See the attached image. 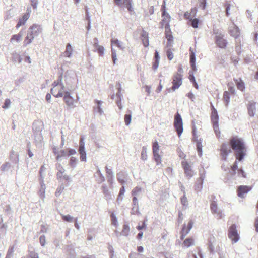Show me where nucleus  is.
<instances>
[{"mask_svg":"<svg viewBox=\"0 0 258 258\" xmlns=\"http://www.w3.org/2000/svg\"><path fill=\"white\" fill-rule=\"evenodd\" d=\"M110 218L111 224L114 226L117 227L118 225L117 218L113 212H111L110 214Z\"/></svg>","mask_w":258,"mask_h":258,"instance_id":"nucleus-35","label":"nucleus"},{"mask_svg":"<svg viewBox=\"0 0 258 258\" xmlns=\"http://www.w3.org/2000/svg\"><path fill=\"white\" fill-rule=\"evenodd\" d=\"M43 123L41 120H36L33 124V130L35 132H39L42 130Z\"/></svg>","mask_w":258,"mask_h":258,"instance_id":"nucleus-22","label":"nucleus"},{"mask_svg":"<svg viewBox=\"0 0 258 258\" xmlns=\"http://www.w3.org/2000/svg\"><path fill=\"white\" fill-rule=\"evenodd\" d=\"M229 143L234 151L236 159L239 161H242L246 154V148L243 140L235 136L229 139Z\"/></svg>","mask_w":258,"mask_h":258,"instance_id":"nucleus-1","label":"nucleus"},{"mask_svg":"<svg viewBox=\"0 0 258 258\" xmlns=\"http://www.w3.org/2000/svg\"><path fill=\"white\" fill-rule=\"evenodd\" d=\"M10 104H11V101H10V99H6L5 101L4 105L3 106V108L4 109L8 108L10 106Z\"/></svg>","mask_w":258,"mask_h":258,"instance_id":"nucleus-52","label":"nucleus"},{"mask_svg":"<svg viewBox=\"0 0 258 258\" xmlns=\"http://www.w3.org/2000/svg\"><path fill=\"white\" fill-rule=\"evenodd\" d=\"M190 63L193 70L196 71V56L194 52H191L190 54Z\"/></svg>","mask_w":258,"mask_h":258,"instance_id":"nucleus-30","label":"nucleus"},{"mask_svg":"<svg viewBox=\"0 0 258 258\" xmlns=\"http://www.w3.org/2000/svg\"><path fill=\"white\" fill-rule=\"evenodd\" d=\"M111 43L112 46H116L121 49H123L124 48L123 43L119 41L117 39H112L111 40Z\"/></svg>","mask_w":258,"mask_h":258,"instance_id":"nucleus-29","label":"nucleus"},{"mask_svg":"<svg viewBox=\"0 0 258 258\" xmlns=\"http://www.w3.org/2000/svg\"><path fill=\"white\" fill-rule=\"evenodd\" d=\"M223 100L226 105H228L230 102V93L228 91H225L223 94Z\"/></svg>","mask_w":258,"mask_h":258,"instance_id":"nucleus-36","label":"nucleus"},{"mask_svg":"<svg viewBox=\"0 0 258 258\" xmlns=\"http://www.w3.org/2000/svg\"><path fill=\"white\" fill-rule=\"evenodd\" d=\"M104 51V48L101 46H98V52L100 55H103Z\"/></svg>","mask_w":258,"mask_h":258,"instance_id":"nucleus-59","label":"nucleus"},{"mask_svg":"<svg viewBox=\"0 0 258 258\" xmlns=\"http://www.w3.org/2000/svg\"><path fill=\"white\" fill-rule=\"evenodd\" d=\"M194 222L192 220L188 222L187 225L184 224L180 232V239L183 240L184 237L189 233L190 230L192 227Z\"/></svg>","mask_w":258,"mask_h":258,"instance_id":"nucleus-11","label":"nucleus"},{"mask_svg":"<svg viewBox=\"0 0 258 258\" xmlns=\"http://www.w3.org/2000/svg\"><path fill=\"white\" fill-rule=\"evenodd\" d=\"M28 258H39V257L37 253L32 252L30 253Z\"/></svg>","mask_w":258,"mask_h":258,"instance_id":"nucleus-63","label":"nucleus"},{"mask_svg":"<svg viewBox=\"0 0 258 258\" xmlns=\"http://www.w3.org/2000/svg\"><path fill=\"white\" fill-rule=\"evenodd\" d=\"M213 127L216 136L219 137L220 136V131L219 128V123L213 124Z\"/></svg>","mask_w":258,"mask_h":258,"instance_id":"nucleus-42","label":"nucleus"},{"mask_svg":"<svg viewBox=\"0 0 258 258\" xmlns=\"http://www.w3.org/2000/svg\"><path fill=\"white\" fill-rule=\"evenodd\" d=\"M174 126L178 137H180L183 132V123L181 115L178 113L174 116Z\"/></svg>","mask_w":258,"mask_h":258,"instance_id":"nucleus-3","label":"nucleus"},{"mask_svg":"<svg viewBox=\"0 0 258 258\" xmlns=\"http://www.w3.org/2000/svg\"><path fill=\"white\" fill-rule=\"evenodd\" d=\"M224 6L226 8V14L229 16L231 14L236 13L237 10V7L234 3H230L229 2H226Z\"/></svg>","mask_w":258,"mask_h":258,"instance_id":"nucleus-12","label":"nucleus"},{"mask_svg":"<svg viewBox=\"0 0 258 258\" xmlns=\"http://www.w3.org/2000/svg\"><path fill=\"white\" fill-rule=\"evenodd\" d=\"M166 54L169 60H171L173 58L174 55L171 49H168L166 51Z\"/></svg>","mask_w":258,"mask_h":258,"instance_id":"nucleus-44","label":"nucleus"},{"mask_svg":"<svg viewBox=\"0 0 258 258\" xmlns=\"http://www.w3.org/2000/svg\"><path fill=\"white\" fill-rule=\"evenodd\" d=\"M166 7H165V1H163V4H162L161 6V10L162 11V15H165L166 14Z\"/></svg>","mask_w":258,"mask_h":258,"instance_id":"nucleus-58","label":"nucleus"},{"mask_svg":"<svg viewBox=\"0 0 258 258\" xmlns=\"http://www.w3.org/2000/svg\"><path fill=\"white\" fill-rule=\"evenodd\" d=\"M22 37V34L21 33L13 35L10 39V42L12 43L19 42L21 41Z\"/></svg>","mask_w":258,"mask_h":258,"instance_id":"nucleus-28","label":"nucleus"},{"mask_svg":"<svg viewBox=\"0 0 258 258\" xmlns=\"http://www.w3.org/2000/svg\"><path fill=\"white\" fill-rule=\"evenodd\" d=\"M210 209L213 214L216 215V217L218 219L223 218V214L222 211L220 210L218 207L217 203L213 201L210 204Z\"/></svg>","mask_w":258,"mask_h":258,"instance_id":"nucleus-9","label":"nucleus"},{"mask_svg":"<svg viewBox=\"0 0 258 258\" xmlns=\"http://www.w3.org/2000/svg\"><path fill=\"white\" fill-rule=\"evenodd\" d=\"M124 122L126 125H128L131 121V114H126L124 115Z\"/></svg>","mask_w":258,"mask_h":258,"instance_id":"nucleus-41","label":"nucleus"},{"mask_svg":"<svg viewBox=\"0 0 258 258\" xmlns=\"http://www.w3.org/2000/svg\"><path fill=\"white\" fill-rule=\"evenodd\" d=\"M125 192V188L124 186H122L120 189L119 193L118 195V197L117 198V201H121L123 199V196L124 195Z\"/></svg>","mask_w":258,"mask_h":258,"instance_id":"nucleus-37","label":"nucleus"},{"mask_svg":"<svg viewBox=\"0 0 258 258\" xmlns=\"http://www.w3.org/2000/svg\"><path fill=\"white\" fill-rule=\"evenodd\" d=\"M111 51H112V60L113 61V63L115 64V61L116 60L117 55H116V53L115 50H114L113 49V48H112Z\"/></svg>","mask_w":258,"mask_h":258,"instance_id":"nucleus-56","label":"nucleus"},{"mask_svg":"<svg viewBox=\"0 0 258 258\" xmlns=\"http://www.w3.org/2000/svg\"><path fill=\"white\" fill-rule=\"evenodd\" d=\"M141 188L140 187H136L135 188H134L132 191V195H134V196H136L137 195L138 193H139L140 192H141Z\"/></svg>","mask_w":258,"mask_h":258,"instance_id":"nucleus-51","label":"nucleus"},{"mask_svg":"<svg viewBox=\"0 0 258 258\" xmlns=\"http://www.w3.org/2000/svg\"><path fill=\"white\" fill-rule=\"evenodd\" d=\"M234 81L238 89L241 91H244L245 90V84L241 78L234 79Z\"/></svg>","mask_w":258,"mask_h":258,"instance_id":"nucleus-20","label":"nucleus"},{"mask_svg":"<svg viewBox=\"0 0 258 258\" xmlns=\"http://www.w3.org/2000/svg\"><path fill=\"white\" fill-rule=\"evenodd\" d=\"M195 244L194 239L192 238L189 237L185 239L182 243L183 247L188 248L191 246L194 245Z\"/></svg>","mask_w":258,"mask_h":258,"instance_id":"nucleus-25","label":"nucleus"},{"mask_svg":"<svg viewBox=\"0 0 258 258\" xmlns=\"http://www.w3.org/2000/svg\"><path fill=\"white\" fill-rule=\"evenodd\" d=\"M230 145L227 143H223L220 149V155L223 160H226L228 155L232 152Z\"/></svg>","mask_w":258,"mask_h":258,"instance_id":"nucleus-7","label":"nucleus"},{"mask_svg":"<svg viewBox=\"0 0 258 258\" xmlns=\"http://www.w3.org/2000/svg\"><path fill=\"white\" fill-rule=\"evenodd\" d=\"M63 101L69 107L73 108L74 107L75 100L68 91L64 93Z\"/></svg>","mask_w":258,"mask_h":258,"instance_id":"nucleus-15","label":"nucleus"},{"mask_svg":"<svg viewBox=\"0 0 258 258\" xmlns=\"http://www.w3.org/2000/svg\"><path fill=\"white\" fill-rule=\"evenodd\" d=\"M115 4L118 6L121 7L123 6L126 7L130 12H133V9L132 6V0H114Z\"/></svg>","mask_w":258,"mask_h":258,"instance_id":"nucleus-13","label":"nucleus"},{"mask_svg":"<svg viewBox=\"0 0 258 258\" xmlns=\"http://www.w3.org/2000/svg\"><path fill=\"white\" fill-rule=\"evenodd\" d=\"M141 39L145 47L149 46L148 34L145 31H143L141 35Z\"/></svg>","mask_w":258,"mask_h":258,"instance_id":"nucleus-24","label":"nucleus"},{"mask_svg":"<svg viewBox=\"0 0 258 258\" xmlns=\"http://www.w3.org/2000/svg\"><path fill=\"white\" fill-rule=\"evenodd\" d=\"M255 102H250L247 106L248 113L249 116L253 117L255 114L256 109Z\"/></svg>","mask_w":258,"mask_h":258,"instance_id":"nucleus-21","label":"nucleus"},{"mask_svg":"<svg viewBox=\"0 0 258 258\" xmlns=\"http://www.w3.org/2000/svg\"><path fill=\"white\" fill-rule=\"evenodd\" d=\"M117 178L119 183L121 184H123L125 182V175L123 172H120L117 175Z\"/></svg>","mask_w":258,"mask_h":258,"instance_id":"nucleus-31","label":"nucleus"},{"mask_svg":"<svg viewBox=\"0 0 258 258\" xmlns=\"http://www.w3.org/2000/svg\"><path fill=\"white\" fill-rule=\"evenodd\" d=\"M229 33L231 36L237 38L240 35V30L239 28L236 26L234 25L232 28H230L229 30Z\"/></svg>","mask_w":258,"mask_h":258,"instance_id":"nucleus-19","label":"nucleus"},{"mask_svg":"<svg viewBox=\"0 0 258 258\" xmlns=\"http://www.w3.org/2000/svg\"><path fill=\"white\" fill-rule=\"evenodd\" d=\"M32 42V40L27 37V36L25 37L24 40L23 41V46H26L28 44H30Z\"/></svg>","mask_w":258,"mask_h":258,"instance_id":"nucleus-49","label":"nucleus"},{"mask_svg":"<svg viewBox=\"0 0 258 258\" xmlns=\"http://www.w3.org/2000/svg\"><path fill=\"white\" fill-rule=\"evenodd\" d=\"M130 227L127 224H124L121 234L124 236H127L130 232Z\"/></svg>","mask_w":258,"mask_h":258,"instance_id":"nucleus-38","label":"nucleus"},{"mask_svg":"<svg viewBox=\"0 0 258 258\" xmlns=\"http://www.w3.org/2000/svg\"><path fill=\"white\" fill-rule=\"evenodd\" d=\"M191 21V26L192 27L195 28H197L198 27V24L199 21L198 19L195 18L192 20H190Z\"/></svg>","mask_w":258,"mask_h":258,"instance_id":"nucleus-46","label":"nucleus"},{"mask_svg":"<svg viewBox=\"0 0 258 258\" xmlns=\"http://www.w3.org/2000/svg\"><path fill=\"white\" fill-rule=\"evenodd\" d=\"M79 149H85V143L84 142V137L83 136H81L80 139Z\"/></svg>","mask_w":258,"mask_h":258,"instance_id":"nucleus-45","label":"nucleus"},{"mask_svg":"<svg viewBox=\"0 0 258 258\" xmlns=\"http://www.w3.org/2000/svg\"><path fill=\"white\" fill-rule=\"evenodd\" d=\"M238 168V163L237 160L234 162V164L232 166H231V169L233 172L232 173L233 175H235L236 174V171Z\"/></svg>","mask_w":258,"mask_h":258,"instance_id":"nucleus-43","label":"nucleus"},{"mask_svg":"<svg viewBox=\"0 0 258 258\" xmlns=\"http://www.w3.org/2000/svg\"><path fill=\"white\" fill-rule=\"evenodd\" d=\"M51 93L55 97H62L64 93V87L61 83V80L54 81L52 84Z\"/></svg>","mask_w":258,"mask_h":258,"instance_id":"nucleus-2","label":"nucleus"},{"mask_svg":"<svg viewBox=\"0 0 258 258\" xmlns=\"http://www.w3.org/2000/svg\"><path fill=\"white\" fill-rule=\"evenodd\" d=\"M32 35L35 37L41 32V29L38 25L33 24L29 29V31Z\"/></svg>","mask_w":258,"mask_h":258,"instance_id":"nucleus-17","label":"nucleus"},{"mask_svg":"<svg viewBox=\"0 0 258 258\" xmlns=\"http://www.w3.org/2000/svg\"><path fill=\"white\" fill-rule=\"evenodd\" d=\"M215 41L217 46L221 48H226L228 43L227 40L224 38V35L221 34L216 35Z\"/></svg>","mask_w":258,"mask_h":258,"instance_id":"nucleus-10","label":"nucleus"},{"mask_svg":"<svg viewBox=\"0 0 258 258\" xmlns=\"http://www.w3.org/2000/svg\"><path fill=\"white\" fill-rule=\"evenodd\" d=\"M62 219L67 222H71L73 220V217L70 215H63L62 217Z\"/></svg>","mask_w":258,"mask_h":258,"instance_id":"nucleus-50","label":"nucleus"},{"mask_svg":"<svg viewBox=\"0 0 258 258\" xmlns=\"http://www.w3.org/2000/svg\"><path fill=\"white\" fill-rule=\"evenodd\" d=\"M73 51L72 47L70 43L67 44L66 49L64 52V56L68 57L71 56Z\"/></svg>","mask_w":258,"mask_h":258,"instance_id":"nucleus-32","label":"nucleus"},{"mask_svg":"<svg viewBox=\"0 0 258 258\" xmlns=\"http://www.w3.org/2000/svg\"><path fill=\"white\" fill-rule=\"evenodd\" d=\"M181 166L184 170L185 176L190 178L195 174L194 171L192 170L191 165L186 160L181 162Z\"/></svg>","mask_w":258,"mask_h":258,"instance_id":"nucleus-4","label":"nucleus"},{"mask_svg":"<svg viewBox=\"0 0 258 258\" xmlns=\"http://www.w3.org/2000/svg\"><path fill=\"white\" fill-rule=\"evenodd\" d=\"M77 162V160L76 158L72 157L70 161V165L72 167H75Z\"/></svg>","mask_w":258,"mask_h":258,"instance_id":"nucleus-47","label":"nucleus"},{"mask_svg":"<svg viewBox=\"0 0 258 258\" xmlns=\"http://www.w3.org/2000/svg\"><path fill=\"white\" fill-rule=\"evenodd\" d=\"M197 12V9L196 7L192 8L184 13V17L186 19L192 20L196 16Z\"/></svg>","mask_w":258,"mask_h":258,"instance_id":"nucleus-18","label":"nucleus"},{"mask_svg":"<svg viewBox=\"0 0 258 258\" xmlns=\"http://www.w3.org/2000/svg\"><path fill=\"white\" fill-rule=\"evenodd\" d=\"M165 35L168 41L171 42L173 40V37L169 28V24H166L165 25Z\"/></svg>","mask_w":258,"mask_h":258,"instance_id":"nucleus-26","label":"nucleus"},{"mask_svg":"<svg viewBox=\"0 0 258 258\" xmlns=\"http://www.w3.org/2000/svg\"><path fill=\"white\" fill-rule=\"evenodd\" d=\"M40 243L41 246H44L45 244V237L44 235L41 236L39 238Z\"/></svg>","mask_w":258,"mask_h":258,"instance_id":"nucleus-54","label":"nucleus"},{"mask_svg":"<svg viewBox=\"0 0 258 258\" xmlns=\"http://www.w3.org/2000/svg\"><path fill=\"white\" fill-rule=\"evenodd\" d=\"M121 87L120 85H119V87L118 89V92L116 94V97L117 99H121L122 97V95L121 94Z\"/></svg>","mask_w":258,"mask_h":258,"instance_id":"nucleus-55","label":"nucleus"},{"mask_svg":"<svg viewBox=\"0 0 258 258\" xmlns=\"http://www.w3.org/2000/svg\"><path fill=\"white\" fill-rule=\"evenodd\" d=\"M56 167L58 170L56 174L57 177L58 179H61L63 176V174L64 173L65 170L60 164H57L56 165Z\"/></svg>","mask_w":258,"mask_h":258,"instance_id":"nucleus-27","label":"nucleus"},{"mask_svg":"<svg viewBox=\"0 0 258 258\" xmlns=\"http://www.w3.org/2000/svg\"><path fill=\"white\" fill-rule=\"evenodd\" d=\"M53 151L54 155L56 156V159L57 160H59L61 157L66 155V152L64 150H61L59 151L56 147H54L53 149Z\"/></svg>","mask_w":258,"mask_h":258,"instance_id":"nucleus-23","label":"nucleus"},{"mask_svg":"<svg viewBox=\"0 0 258 258\" xmlns=\"http://www.w3.org/2000/svg\"><path fill=\"white\" fill-rule=\"evenodd\" d=\"M31 10L27 9V12L23 15L21 18L19 19L18 22L17 24L16 27L19 28L20 26L24 25L26 21L28 20L30 16Z\"/></svg>","mask_w":258,"mask_h":258,"instance_id":"nucleus-14","label":"nucleus"},{"mask_svg":"<svg viewBox=\"0 0 258 258\" xmlns=\"http://www.w3.org/2000/svg\"><path fill=\"white\" fill-rule=\"evenodd\" d=\"M153 153H159V145L157 141H155L152 143Z\"/></svg>","mask_w":258,"mask_h":258,"instance_id":"nucleus-39","label":"nucleus"},{"mask_svg":"<svg viewBox=\"0 0 258 258\" xmlns=\"http://www.w3.org/2000/svg\"><path fill=\"white\" fill-rule=\"evenodd\" d=\"M252 186L248 185H240L237 188V195L241 198H244L246 194H247L252 189Z\"/></svg>","mask_w":258,"mask_h":258,"instance_id":"nucleus-8","label":"nucleus"},{"mask_svg":"<svg viewBox=\"0 0 258 258\" xmlns=\"http://www.w3.org/2000/svg\"><path fill=\"white\" fill-rule=\"evenodd\" d=\"M162 16L163 17V19L162 20L163 22H166L167 23L166 24H168L170 19V15L166 12V14L165 15H162Z\"/></svg>","mask_w":258,"mask_h":258,"instance_id":"nucleus-48","label":"nucleus"},{"mask_svg":"<svg viewBox=\"0 0 258 258\" xmlns=\"http://www.w3.org/2000/svg\"><path fill=\"white\" fill-rule=\"evenodd\" d=\"M197 150L199 153V156H201L202 155V146L201 143H198L197 145Z\"/></svg>","mask_w":258,"mask_h":258,"instance_id":"nucleus-53","label":"nucleus"},{"mask_svg":"<svg viewBox=\"0 0 258 258\" xmlns=\"http://www.w3.org/2000/svg\"><path fill=\"white\" fill-rule=\"evenodd\" d=\"M238 173L239 174H241V176L243 178L246 177V174L244 172V171L242 169H239L238 170Z\"/></svg>","mask_w":258,"mask_h":258,"instance_id":"nucleus-60","label":"nucleus"},{"mask_svg":"<svg viewBox=\"0 0 258 258\" xmlns=\"http://www.w3.org/2000/svg\"><path fill=\"white\" fill-rule=\"evenodd\" d=\"M228 235L234 243H236L239 240V236L237 233L236 225L233 224L229 227Z\"/></svg>","mask_w":258,"mask_h":258,"instance_id":"nucleus-6","label":"nucleus"},{"mask_svg":"<svg viewBox=\"0 0 258 258\" xmlns=\"http://www.w3.org/2000/svg\"><path fill=\"white\" fill-rule=\"evenodd\" d=\"M211 120L212 124L219 123V116L217 110L215 108L214 106L211 104Z\"/></svg>","mask_w":258,"mask_h":258,"instance_id":"nucleus-16","label":"nucleus"},{"mask_svg":"<svg viewBox=\"0 0 258 258\" xmlns=\"http://www.w3.org/2000/svg\"><path fill=\"white\" fill-rule=\"evenodd\" d=\"M153 154V158L155 161L157 165L161 164L162 163V158L161 156L159 154V153H155Z\"/></svg>","mask_w":258,"mask_h":258,"instance_id":"nucleus-33","label":"nucleus"},{"mask_svg":"<svg viewBox=\"0 0 258 258\" xmlns=\"http://www.w3.org/2000/svg\"><path fill=\"white\" fill-rule=\"evenodd\" d=\"M228 90H229V92L231 94H234L235 93V90L234 87L233 86H229V83L228 84Z\"/></svg>","mask_w":258,"mask_h":258,"instance_id":"nucleus-62","label":"nucleus"},{"mask_svg":"<svg viewBox=\"0 0 258 258\" xmlns=\"http://www.w3.org/2000/svg\"><path fill=\"white\" fill-rule=\"evenodd\" d=\"M116 104L120 110L122 109V106L121 104V99H117L116 101Z\"/></svg>","mask_w":258,"mask_h":258,"instance_id":"nucleus-61","label":"nucleus"},{"mask_svg":"<svg viewBox=\"0 0 258 258\" xmlns=\"http://www.w3.org/2000/svg\"><path fill=\"white\" fill-rule=\"evenodd\" d=\"M216 239L214 236H212L209 240V249L211 252H213L214 250V247L213 243L215 242Z\"/></svg>","mask_w":258,"mask_h":258,"instance_id":"nucleus-34","label":"nucleus"},{"mask_svg":"<svg viewBox=\"0 0 258 258\" xmlns=\"http://www.w3.org/2000/svg\"><path fill=\"white\" fill-rule=\"evenodd\" d=\"M154 8L153 6H151L148 8V11L147 12V15H151L154 13Z\"/></svg>","mask_w":258,"mask_h":258,"instance_id":"nucleus-57","label":"nucleus"},{"mask_svg":"<svg viewBox=\"0 0 258 258\" xmlns=\"http://www.w3.org/2000/svg\"><path fill=\"white\" fill-rule=\"evenodd\" d=\"M79 152L80 154V160L82 161H86V154L85 149H79Z\"/></svg>","mask_w":258,"mask_h":258,"instance_id":"nucleus-40","label":"nucleus"},{"mask_svg":"<svg viewBox=\"0 0 258 258\" xmlns=\"http://www.w3.org/2000/svg\"><path fill=\"white\" fill-rule=\"evenodd\" d=\"M182 83V75L180 73H175L172 77V90L175 91L178 89Z\"/></svg>","mask_w":258,"mask_h":258,"instance_id":"nucleus-5","label":"nucleus"},{"mask_svg":"<svg viewBox=\"0 0 258 258\" xmlns=\"http://www.w3.org/2000/svg\"><path fill=\"white\" fill-rule=\"evenodd\" d=\"M181 202L184 206L186 205L187 200L185 196H183V197L181 199Z\"/></svg>","mask_w":258,"mask_h":258,"instance_id":"nucleus-64","label":"nucleus"}]
</instances>
